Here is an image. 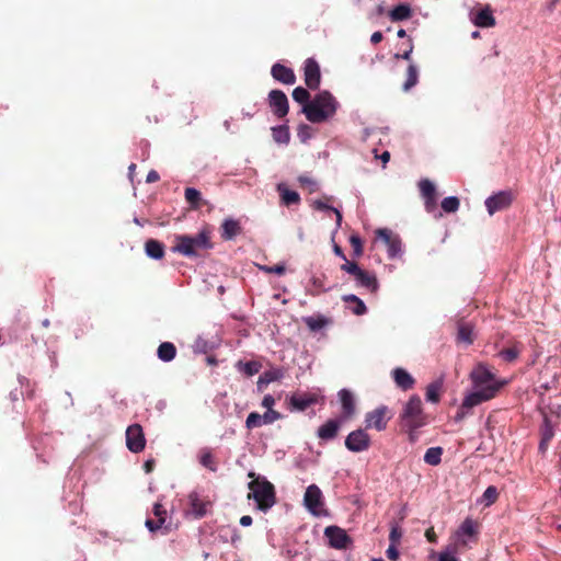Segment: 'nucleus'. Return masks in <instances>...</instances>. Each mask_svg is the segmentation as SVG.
Wrapping results in <instances>:
<instances>
[{
    "label": "nucleus",
    "mask_w": 561,
    "mask_h": 561,
    "mask_svg": "<svg viewBox=\"0 0 561 561\" xmlns=\"http://www.w3.org/2000/svg\"><path fill=\"white\" fill-rule=\"evenodd\" d=\"M371 439L366 430L352 431L345 438V447L352 453H362L369 449Z\"/></svg>",
    "instance_id": "nucleus-7"
},
{
    "label": "nucleus",
    "mask_w": 561,
    "mask_h": 561,
    "mask_svg": "<svg viewBox=\"0 0 561 561\" xmlns=\"http://www.w3.org/2000/svg\"><path fill=\"white\" fill-rule=\"evenodd\" d=\"M387 558L391 561H397L399 559V551L394 545H390L386 551Z\"/></svg>",
    "instance_id": "nucleus-55"
},
{
    "label": "nucleus",
    "mask_w": 561,
    "mask_h": 561,
    "mask_svg": "<svg viewBox=\"0 0 561 561\" xmlns=\"http://www.w3.org/2000/svg\"><path fill=\"white\" fill-rule=\"evenodd\" d=\"M263 381H267L268 383L273 381H277L284 377V370L282 368H272L262 374Z\"/></svg>",
    "instance_id": "nucleus-44"
},
{
    "label": "nucleus",
    "mask_w": 561,
    "mask_h": 561,
    "mask_svg": "<svg viewBox=\"0 0 561 561\" xmlns=\"http://www.w3.org/2000/svg\"><path fill=\"white\" fill-rule=\"evenodd\" d=\"M477 527H478V525L474 520H472L471 518H466L462 522V524L460 525L457 535L459 537L460 536L473 537L478 533Z\"/></svg>",
    "instance_id": "nucleus-37"
},
{
    "label": "nucleus",
    "mask_w": 561,
    "mask_h": 561,
    "mask_svg": "<svg viewBox=\"0 0 561 561\" xmlns=\"http://www.w3.org/2000/svg\"><path fill=\"white\" fill-rule=\"evenodd\" d=\"M278 190L280 192L282 201L285 205L289 206L299 203L300 196L297 192L290 191L288 188H283L282 186H278Z\"/></svg>",
    "instance_id": "nucleus-38"
},
{
    "label": "nucleus",
    "mask_w": 561,
    "mask_h": 561,
    "mask_svg": "<svg viewBox=\"0 0 561 561\" xmlns=\"http://www.w3.org/2000/svg\"><path fill=\"white\" fill-rule=\"evenodd\" d=\"M497 496L499 492L494 485L488 486L483 493V500L485 501L486 505L493 504L497 500Z\"/></svg>",
    "instance_id": "nucleus-46"
},
{
    "label": "nucleus",
    "mask_w": 561,
    "mask_h": 561,
    "mask_svg": "<svg viewBox=\"0 0 561 561\" xmlns=\"http://www.w3.org/2000/svg\"><path fill=\"white\" fill-rule=\"evenodd\" d=\"M401 538V531L398 527H392L389 534V539L391 541V545H396V542L399 541Z\"/></svg>",
    "instance_id": "nucleus-57"
},
{
    "label": "nucleus",
    "mask_w": 561,
    "mask_h": 561,
    "mask_svg": "<svg viewBox=\"0 0 561 561\" xmlns=\"http://www.w3.org/2000/svg\"><path fill=\"white\" fill-rule=\"evenodd\" d=\"M339 106L340 103L333 94L328 90H323L318 92L311 102L302 107L301 112L310 123L320 124L332 118Z\"/></svg>",
    "instance_id": "nucleus-2"
},
{
    "label": "nucleus",
    "mask_w": 561,
    "mask_h": 561,
    "mask_svg": "<svg viewBox=\"0 0 561 561\" xmlns=\"http://www.w3.org/2000/svg\"><path fill=\"white\" fill-rule=\"evenodd\" d=\"M417 430L419 428H401V431L408 434V439L411 444H414L419 439Z\"/></svg>",
    "instance_id": "nucleus-56"
},
{
    "label": "nucleus",
    "mask_w": 561,
    "mask_h": 561,
    "mask_svg": "<svg viewBox=\"0 0 561 561\" xmlns=\"http://www.w3.org/2000/svg\"><path fill=\"white\" fill-rule=\"evenodd\" d=\"M350 243L353 248V255L354 257H360L363 255L364 249H363V242L358 234H352L350 237Z\"/></svg>",
    "instance_id": "nucleus-45"
},
{
    "label": "nucleus",
    "mask_w": 561,
    "mask_h": 561,
    "mask_svg": "<svg viewBox=\"0 0 561 561\" xmlns=\"http://www.w3.org/2000/svg\"><path fill=\"white\" fill-rule=\"evenodd\" d=\"M262 425H264V422H263V419H262V415L257 412H251L247 420H245V427L248 430H253V428H256V427H261Z\"/></svg>",
    "instance_id": "nucleus-43"
},
{
    "label": "nucleus",
    "mask_w": 561,
    "mask_h": 561,
    "mask_svg": "<svg viewBox=\"0 0 561 561\" xmlns=\"http://www.w3.org/2000/svg\"><path fill=\"white\" fill-rule=\"evenodd\" d=\"M272 77L284 84H294L296 82V76L291 68H288L279 62L272 66Z\"/></svg>",
    "instance_id": "nucleus-17"
},
{
    "label": "nucleus",
    "mask_w": 561,
    "mask_h": 561,
    "mask_svg": "<svg viewBox=\"0 0 561 561\" xmlns=\"http://www.w3.org/2000/svg\"><path fill=\"white\" fill-rule=\"evenodd\" d=\"M344 420H342L341 417L328 420L318 428V437L322 440H331L335 438Z\"/></svg>",
    "instance_id": "nucleus-15"
},
{
    "label": "nucleus",
    "mask_w": 561,
    "mask_h": 561,
    "mask_svg": "<svg viewBox=\"0 0 561 561\" xmlns=\"http://www.w3.org/2000/svg\"><path fill=\"white\" fill-rule=\"evenodd\" d=\"M185 201L193 209H201L204 205H207V201L203 199L202 194L194 187H186L184 192Z\"/></svg>",
    "instance_id": "nucleus-22"
},
{
    "label": "nucleus",
    "mask_w": 561,
    "mask_h": 561,
    "mask_svg": "<svg viewBox=\"0 0 561 561\" xmlns=\"http://www.w3.org/2000/svg\"><path fill=\"white\" fill-rule=\"evenodd\" d=\"M316 403V398L311 396H293L290 398V404L294 409L298 411H305L311 404Z\"/></svg>",
    "instance_id": "nucleus-30"
},
{
    "label": "nucleus",
    "mask_w": 561,
    "mask_h": 561,
    "mask_svg": "<svg viewBox=\"0 0 561 561\" xmlns=\"http://www.w3.org/2000/svg\"><path fill=\"white\" fill-rule=\"evenodd\" d=\"M145 525L151 533L159 530L163 526V524H160L158 519L154 520L150 518L146 520Z\"/></svg>",
    "instance_id": "nucleus-54"
},
{
    "label": "nucleus",
    "mask_w": 561,
    "mask_h": 561,
    "mask_svg": "<svg viewBox=\"0 0 561 561\" xmlns=\"http://www.w3.org/2000/svg\"><path fill=\"white\" fill-rule=\"evenodd\" d=\"M383 36H382V33L377 31L375 33H373V35L370 36V42L376 45V44H379L381 41H382Z\"/></svg>",
    "instance_id": "nucleus-63"
},
{
    "label": "nucleus",
    "mask_w": 561,
    "mask_h": 561,
    "mask_svg": "<svg viewBox=\"0 0 561 561\" xmlns=\"http://www.w3.org/2000/svg\"><path fill=\"white\" fill-rule=\"evenodd\" d=\"M211 248L213 243L210 241V232L208 229H203L196 236H175L172 251L187 257H194L198 256L201 251L209 250Z\"/></svg>",
    "instance_id": "nucleus-3"
},
{
    "label": "nucleus",
    "mask_w": 561,
    "mask_h": 561,
    "mask_svg": "<svg viewBox=\"0 0 561 561\" xmlns=\"http://www.w3.org/2000/svg\"><path fill=\"white\" fill-rule=\"evenodd\" d=\"M268 104L275 116L283 118L288 114L289 103L286 94L280 90H272L268 93Z\"/></svg>",
    "instance_id": "nucleus-12"
},
{
    "label": "nucleus",
    "mask_w": 561,
    "mask_h": 561,
    "mask_svg": "<svg viewBox=\"0 0 561 561\" xmlns=\"http://www.w3.org/2000/svg\"><path fill=\"white\" fill-rule=\"evenodd\" d=\"M425 537L432 543H435L437 541V535L433 527L426 529Z\"/></svg>",
    "instance_id": "nucleus-61"
},
{
    "label": "nucleus",
    "mask_w": 561,
    "mask_h": 561,
    "mask_svg": "<svg viewBox=\"0 0 561 561\" xmlns=\"http://www.w3.org/2000/svg\"><path fill=\"white\" fill-rule=\"evenodd\" d=\"M419 82V68L414 62H410L407 69V79L402 84L403 91L408 92Z\"/></svg>",
    "instance_id": "nucleus-28"
},
{
    "label": "nucleus",
    "mask_w": 561,
    "mask_h": 561,
    "mask_svg": "<svg viewBox=\"0 0 561 561\" xmlns=\"http://www.w3.org/2000/svg\"><path fill=\"white\" fill-rule=\"evenodd\" d=\"M188 501L191 505V513L197 519L203 518L211 506L209 501L201 499L199 495L195 492L188 495Z\"/></svg>",
    "instance_id": "nucleus-18"
},
{
    "label": "nucleus",
    "mask_w": 561,
    "mask_h": 561,
    "mask_svg": "<svg viewBox=\"0 0 561 561\" xmlns=\"http://www.w3.org/2000/svg\"><path fill=\"white\" fill-rule=\"evenodd\" d=\"M159 180H160L159 173L156 170H151L147 174L146 182L147 183H154V182H158Z\"/></svg>",
    "instance_id": "nucleus-62"
},
{
    "label": "nucleus",
    "mask_w": 561,
    "mask_h": 561,
    "mask_svg": "<svg viewBox=\"0 0 561 561\" xmlns=\"http://www.w3.org/2000/svg\"><path fill=\"white\" fill-rule=\"evenodd\" d=\"M157 355L162 362H171L176 356V347L171 342H162L157 350Z\"/></svg>",
    "instance_id": "nucleus-27"
},
{
    "label": "nucleus",
    "mask_w": 561,
    "mask_h": 561,
    "mask_svg": "<svg viewBox=\"0 0 561 561\" xmlns=\"http://www.w3.org/2000/svg\"><path fill=\"white\" fill-rule=\"evenodd\" d=\"M458 341L463 342L466 344H472L473 336H472V325L467 322H460L458 324Z\"/></svg>",
    "instance_id": "nucleus-33"
},
{
    "label": "nucleus",
    "mask_w": 561,
    "mask_h": 561,
    "mask_svg": "<svg viewBox=\"0 0 561 561\" xmlns=\"http://www.w3.org/2000/svg\"><path fill=\"white\" fill-rule=\"evenodd\" d=\"M419 187L424 198H431L436 195L435 185L427 179L420 181Z\"/></svg>",
    "instance_id": "nucleus-41"
},
{
    "label": "nucleus",
    "mask_w": 561,
    "mask_h": 561,
    "mask_svg": "<svg viewBox=\"0 0 561 561\" xmlns=\"http://www.w3.org/2000/svg\"><path fill=\"white\" fill-rule=\"evenodd\" d=\"M438 561H459V560L456 557H454L447 552H442L439 554Z\"/></svg>",
    "instance_id": "nucleus-64"
},
{
    "label": "nucleus",
    "mask_w": 561,
    "mask_h": 561,
    "mask_svg": "<svg viewBox=\"0 0 561 561\" xmlns=\"http://www.w3.org/2000/svg\"><path fill=\"white\" fill-rule=\"evenodd\" d=\"M443 389V380L438 379L426 387L425 397L428 402L438 403L440 401V393Z\"/></svg>",
    "instance_id": "nucleus-29"
},
{
    "label": "nucleus",
    "mask_w": 561,
    "mask_h": 561,
    "mask_svg": "<svg viewBox=\"0 0 561 561\" xmlns=\"http://www.w3.org/2000/svg\"><path fill=\"white\" fill-rule=\"evenodd\" d=\"M425 199V209L428 213H432L436 208V195H434L431 198H424Z\"/></svg>",
    "instance_id": "nucleus-60"
},
{
    "label": "nucleus",
    "mask_w": 561,
    "mask_h": 561,
    "mask_svg": "<svg viewBox=\"0 0 561 561\" xmlns=\"http://www.w3.org/2000/svg\"><path fill=\"white\" fill-rule=\"evenodd\" d=\"M304 322L309 328L310 331L317 332L328 325L329 320L323 316L317 317H306L304 318Z\"/></svg>",
    "instance_id": "nucleus-35"
},
{
    "label": "nucleus",
    "mask_w": 561,
    "mask_h": 561,
    "mask_svg": "<svg viewBox=\"0 0 561 561\" xmlns=\"http://www.w3.org/2000/svg\"><path fill=\"white\" fill-rule=\"evenodd\" d=\"M324 535L329 539L330 546L335 549H347L352 545L351 537L337 526H328L324 529Z\"/></svg>",
    "instance_id": "nucleus-11"
},
{
    "label": "nucleus",
    "mask_w": 561,
    "mask_h": 561,
    "mask_svg": "<svg viewBox=\"0 0 561 561\" xmlns=\"http://www.w3.org/2000/svg\"><path fill=\"white\" fill-rule=\"evenodd\" d=\"M304 79L310 90H318L321 83L320 66L313 58H308L304 65Z\"/></svg>",
    "instance_id": "nucleus-13"
},
{
    "label": "nucleus",
    "mask_w": 561,
    "mask_h": 561,
    "mask_svg": "<svg viewBox=\"0 0 561 561\" xmlns=\"http://www.w3.org/2000/svg\"><path fill=\"white\" fill-rule=\"evenodd\" d=\"M390 419L389 409L386 405H380L366 413L365 427L366 430L375 428L378 432L385 431Z\"/></svg>",
    "instance_id": "nucleus-6"
},
{
    "label": "nucleus",
    "mask_w": 561,
    "mask_h": 561,
    "mask_svg": "<svg viewBox=\"0 0 561 561\" xmlns=\"http://www.w3.org/2000/svg\"><path fill=\"white\" fill-rule=\"evenodd\" d=\"M153 515L157 517V519L160 522V524L165 523L167 518V510L163 507L160 503H154L153 505Z\"/></svg>",
    "instance_id": "nucleus-50"
},
{
    "label": "nucleus",
    "mask_w": 561,
    "mask_h": 561,
    "mask_svg": "<svg viewBox=\"0 0 561 561\" xmlns=\"http://www.w3.org/2000/svg\"><path fill=\"white\" fill-rule=\"evenodd\" d=\"M262 419L264 424H272L275 421L282 419V414L276 410L270 409L264 414H262Z\"/></svg>",
    "instance_id": "nucleus-47"
},
{
    "label": "nucleus",
    "mask_w": 561,
    "mask_h": 561,
    "mask_svg": "<svg viewBox=\"0 0 561 561\" xmlns=\"http://www.w3.org/2000/svg\"><path fill=\"white\" fill-rule=\"evenodd\" d=\"M459 205H460V202H459L458 197H456V196L445 197L440 204L443 210L446 213L457 211L459 208Z\"/></svg>",
    "instance_id": "nucleus-42"
},
{
    "label": "nucleus",
    "mask_w": 561,
    "mask_h": 561,
    "mask_svg": "<svg viewBox=\"0 0 561 561\" xmlns=\"http://www.w3.org/2000/svg\"><path fill=\"white\" fill-rule=\"evenodd\" d=\"M473 22L479 27H492L495 25V18L491 9L486 7L476 14Z\"/></svg>",
    "instance_id": "nucleus-24"
},
{
    "label": "nucleus",
    "mask_w": 561,
    "mask_h": 561,
    "mask_svg": "<svg viewBox=\"0 0 561 561\" xmlns=\"http://www.w3.org/2000/svg\"><path fill=\"white\" fill-rule=\"evenodd\" d=\"M333 198L332 196H324L322 199H317L313 202V207L318 210H331L336 216V224L337 226L341 225L342 221V214L334 207L330 206L328 203L331 202Z\"/></svg>",
    "instance_id": "nucleus-31"
},
{
    "label": "nucleus",
    "mask_w": 561,
    "mask_h": 561,
    "mask_svg": "<svg viewBox=\"0 0 561 561\" xmlns=\"http://www.w3.org/2000/svg\"><path fill=\"white\" fill-rule=\"evenodd\" d=\"M413 48H414V46H413L412 39L410 38V39H409V46H408V48H407L402 54L397 53V54L394 55V58H396V59H400V58H401V59H403V60H407V61H409V62H412V61H411V55H412Z\"/></svg>",
    "instance_id": "nucleus-51"
},
{
    "label": "nucleus",
    "mask_w": 561,
    "mask_h": 561,
    "mask_svg": "<svg viewBox=\"0 0 561 561\" xmlns=\"http://www.w3.org/2000/svg\"><path fill=\"white\" fill-rule=\"evenodd\" d=\"M293 99L297 103L301 104L302 107L311 102L309 91L307 89L302 88V87H297V88L294 89V91H293Z\"/></svg>",
    "instance_id": "nucleus-39"
},
{
    "label": "nucleus",
    "mask_w": 561,
    "mask_h": 561,
    "mask_svg": "<svg viewBox=\"0 0 561 561\" xmlns=\"http://www.w3.org/2000/svg\"><path fill=\"white\" fill-rule=\"evenodd\" d=\"M201 463L206 467V468H209L210 470L215 471L216 468L214 467V459H213V456L210 453H206L204 455H202L201 457Z\"/></svg>",
    "instance_id": "nucleus-53"
},
{
    "label": "nucleus",
    "mask_w": 561,
    "mask_h": 561,
    "mask_svg": "<svg viewBox=\"0 0 561 561\" xmlns=\"http://www.w3.org/2000/svg\"><path fill=\"white\" fill-rule=\"evenodd\" d=\"M304 504L314 516H321L324 513L323 495L318 485L311 484L306 489Z\"/></svg>",
    "instance_id": "nucleus-8"
},
{
    "label": "nucleus",
    "mask_w": 561,
    "mask_h": 561,
    "mask_svg": "<svg viewBox=\"0 0 561 561\" xmlns=\"http://www.w3.org/2000/svg\"><path fill=\"white\" fill-rule=\"evenodd\" d=\"M355 280L362 287L367 288L371 293H376L378 289V280L375 275L368 273L367 271L359 270L354 276Z\"/></svg>",
    "instance_id": "nucleus-20"
},
{
    "label": "nucleus",
    "mask_w": 561,
    "mask_h": 561,
    "mask_svg": "<svg viewBox=\"0 0 561 561\" xmlns=\"http://www.w3.org/2000/svg\"><path fill=\"white\" fill-rule=\"evenodd\" d=\"M249 499H253L257 508L266 512L276 503L275 488L265 478L256 477L249 483Z\"/></svg>",
    "instance_id": "nucleus-5"
},
{
    "label": "nucleus",
    "mask_w": 561,
    "mask_h": 561,
    "mask_svg": "<svg viewBox=\"0 0 561 561\" xmlns=\"http://www.w3.org/2000/svg\"><path fill=\"white\" fill-rule=\"evenodd\" d=\"M274 404H275V399L271 394H266L262 400V407L266 408L267 410L273 409Z\"/></svg>",
    "instance_id": "nucleus-59"
},
{
    "label": "nucleus",
    "mask_w": 561,
    "mask_h": 561,
    "mask_svg": "<svg viewBox=\"0 0 561 561\" xmlns=\"http://www.w3.org/2000/svg\"><path fill=\"white\" fill-rule=\"evenodd\" d=\"M442 447H431L425 451L424 461L430 466H438L442 461Z\"/></svg>",
    "instance_id": "nucleus-34"
},
{
    "label": "nucleus",
    "mask_w": 561,
    "mask_h": 561,
    "mask_svg": "<svg viewBox=\"0 0 561 561\" xmlns=\"http://www.w3.org/2000/svg\"><path fill=\"white\" fill-rule=\"evenodd\" d=\"M146 254L154 260H161L164 256V245L162 242L149 239L145 243Z\"/></svg>",
    "instance_id": "nucleus-25"
},
{
    "label": "nucleus",
    "mask_w": 561,
    "mask_h": 561,
    "mask_svg": "<svg viewBox=\"0 0 561 561\" xmlns=\"http://www.w3.org/2000/svg\"><path fill=\"white\" fill-rule=\"evenodd\" d=\"M339 398L342 405L341 419L347 421L352 419L356 412V405L353 393L347 389L339 391Z\"/></svg>",
    "instance_id": "nucleus-14"
},
{
    "label": "nucleus",
    "mask_w": 561,
    "mask_h": 561,
    "mask_svg": "<svg viewBox=\"0 0 561 561\" xmlns=\"http://www.w3.org/2000/svg\"><path fill=\"white\" fill-rule=\"evenodd\" d=\"M513 202V194L511 191H501L485 201V207L490 215L495 214L496 211L504 210L511 206Z\"/></svg>",
    "instance_id": "nucleus-10"
},
{
    "label": "nucleus",
    "mask_w": 561,
    "mask_h": 561,
    "mask_svg": "<svg viewBox=\"0 0 561 561\" xmlns=\"http://www.w3.org/2000/svg\"><path fill=\"white\" fill-rule=\"evenodd\" d=\"M273 138L278 144H288L290 140V133L287 125H280L272 128Z\"/></svg>",
    "instance_id": "nucleus-36"
},
{
    "label": "nucleus",
    "mask_w": 561,
    "mask_h": 561,
    "mask_svg": "<svg viewBox=\"0 0 561 561\" xmlns=\"http://www.w3.org/2000/svg\"><path fill=\"white\" fill-rule=\"evenodd\" d=\"M391 375L397 387L403 391L412 389L415 385V379L404 368L397 367Z\"/></svg>",
    "instance_id": "nucleus-19"
},
{
    "label": "nucleus",
    "mask_w": 561,
    "mask_h": 561,
    "mask_svg": "<svg viewBox=\"0 0 561 561\" xmlns=\"http://www.w3.org/2000/svg\"><path fill=\"white\" fill-rule=\"evenodd\" d=\"M377 236L386 243L389 257H396L401 251V241L388 229H378Z\"/></svg>",
    "instance_id": "nucleus-16"
},
{
    "label": "nucleus",
    "mask_w": 561,
    "mask_h": 561,
    "mask_svg": "<svg viewBox=\"0 0 561 561\" xmlns=\"http://www.w3.org/2000/svg\"><path fill=\"white\" fill-rule=\"evenodd\" d=\"M344 301L346 302H352L355 305V307L353 308V312L357 316H362L364 313H366L367 311V308L365 306V304L363 302L362 299H359L357 296L355 295H346L344 296Z\"/></svg>",
    "instance_id": "nucleus-40"
},
{
    "label": "nucleus",
    "mask_w": 561,
    "mask_h": 561,
    "mask_svg": "<svg viewBox=\"0 0 561 561\" xmlns=\"http://www.w3.org/2000/svg\"><path fill=\"white\" fill-rule=\"evenodd\" d=\"M241 231L242 228L238 220L229 218L221 225V238L226 241L234 239Z\"/></svg>",
    "instance_id": "nucleus-21"
},
{
    "label": "nucleus",
    "mask_w": 561,
    "mask_h": 561,
    "mask_svg": "<svg viewBox=\"0 0 561 561\" xmlns=\"http://www.w3.org/2000/svg\"><path fill=\"white\" fill-rule=\"evenodd\" d=\"M427 424V416L423 403L417 394H413L404 403L399 414L400 428H421Z\"/></svg>",
    "instance_id": "nucleus-4"
},
{
    "label": "nucleus",
    "mask_w": 561,
    "mask_h": 561,
    "mask_svg": "<svg viewBox=\"0 0 561 561\" xmlns=\"http://www.w3.org/2000/svg\"><path fill=\"white\" fill-rule=\"evenodd\" d=\"M341 270L355 276L357 272H359L360 267L356 262H351L347 259L344 260V263L341 265Z\"/></svg>",
    "instance_id": "nucleus-49"
},
{
    "label": "nucleus",
    "mask_w": 561,
    "mask_h": 561,
    "mask_svg": "<svg viewBox=\"0 0 561 561\" xmlns=\"http://www.w3.org/2000/svg\"><path fill=\"white\" fill-rule=\"evenodd\" d=\"M309 129L310 127L306 124H302L298 128V137L305 141L309 137Z\"/></svg>",
    "instance_id": "nucleus-58"
},
{
    "label": "nucleus",
    "mask_w": 561,
    "mask_h": 561,
    "mask_svg": "<svg viewBox=\"0 0 561 561\" xmlns=\"http://www.w3.org/2000/svg\"><path fill=\"white\" fill-rule=\"evenodd\" d=\"M470 379L474 390L465 397L462 409H472L495 398L499 391L507 383L505 380H497L494 374L482 363L472 369Z\"/></svg>",
    "instance_id": "nucleus-1"
},
{
    "label": "nucleus",
    "mask_w": 561,
    "mask_h": 561,
    "mask_svg": "<svg viewBox=\"0 0 561 561\" xmlns=\"http://www.w3.org/2000/svg\"><path fill=\"white\" fill-rule=\"evenodd\" d=\"M126 446L135 454L142 451L146 447V438L142 427L139 424L129 425L126 430Z\"/></svg>",
    "instance_id": "nucleus-9"
},
{
    "label": "nucleus",
    "mask_w": 561,
    "mask_h": 561,
    "mask_svg": "<svg viewBox=\"0 0 561 561\" xmlns=\"http://www.w3.org/2000/svg\"><path fill=\"white\" fill-rule=\"evenodd\" d=\"M554 433H553V428L551 426V423L550 421L546 417L545 419V423H543V426L541 428V438L545 439V440H548V442H551L552 437H553Z\"/></svg>",
    "instance_id": "nucleus-48"
},
{
    "label": "nucleus",
    "mask_w": 561,
    "mask_h": 561,
    "mask_svg": "<svg viewBox=\"0 0 561 561\" xmlns=\"http://www.w3.org/2000/svg\"><path fill=\"white\" fill-rule=\"evenodd\" d=\"M412 16V9L408 3H401L389 12V18L393 22L404 21Z\"/></svg>",
    "instance_id": "nucleus-26"
},
{
    "label": "nucleus",
    "mask_w": 561,
    "mask_h": 561,
    "mask_svg": "<svg viewBox=\"0 0 561 561\" xmlns=\"http://www.w3.org/2000/svg\"><path fill=\"white\" fill-rule=\"evenodd\" d=\"M261 268L263 271H265L266 273L277 274V275H283L286 271L285 265H283V264H276L274 266H262Z\"/></svg>",
    "instance_id": "nucleus-52"
},
{
    "label": "nucleus",
    "mask_w": 561,
    "mask_h": 561,
    "mask_svg": "<svg viewBox=\"0 0 561 561\" xmlns=\"http://www.w3.org/2000/svg\"><path fill=\"white\" fill-rule=\"evenodd\" d=\"M523 345L518 342H514L508 347H505L499 352V356L506 363H514L520 355Z\"/></svg>",
    "instance_id": "nucleus-23"
},
{
    "label": "nucleus",
    "mask_w": 561,
    "mask_h": 561,
    "mask_svg": "<svg viewBox=\"0 0 561 561\" xmlns=\"http://www.w3.org/2000/svg\"><path fill=\"white\" fill-rule=\"evenodd\" d=\"M237 367L240 371H242L248 377H252L261 370L262 365H261V363H259L256 360H250V362H245V363L240 360V362H238Z\"/></svg>",
    "instance_id": "nucleus-32"
}]
</instances>
